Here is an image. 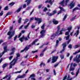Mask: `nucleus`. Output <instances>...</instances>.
Returning <instances> with one entry per match:
<instances>
[{
  "label": "nucleus",
  "mask_w": 80,
  "mask_h": 80,
  "mask_svg": "<svg viewBox=\"0 0 80 80\" xmlns=\"http://www.w3.org/2000/svg\"><path fill=\"white\" fill-rule=\"evenodd\" d=\"M47 10V8H45L43 10V12H46Z\"/></svg>",
  "instance_id": "obj_54"
},
{
  "label": "nucleus",
  "mask_w": 80,
  "mask_h": 80,
  "mask_svg": "<svg viewBox=\"0 0 80 80\" xmlns=\"http://www.w3.org/2000/svg\"><path fill=\"white\" fill-rule=\"evenodd\" d=\"M79 33V31L78 30H77V31L76 33H75V34H74V36H75V35H76V37H77V35H78V33Z\"/></svg>",
  "instance_id": "obj_23"
},
{
  "label": "nucleus",
  "mask_w": 80,
  "mask_h": 80,
  "mask_svg": "<svg viewBox=\"0 0 80 80\" xmlns=\"http://www.w3.org/2000/svg\"><path fill=\"white\" fill-rule=\"evenodd\" d=\"M29 48H30V47H26L24 49L25 51H28V50Z\"/></svg>",
  "instance_id": "obj_27"
},
{
  "label": "nucleus",
  "mask_w": 80,
  "mask_h": 80,
  "mask_svg": "<svg viewBox=\"0 0 80 80\" xmlns=\"http://www.w3.org/2000/svg\"><path fill=\"white\" fill-rule=\"evenodd\" d=\"M15 48H12V52H15Z\"/></svg>",
  "instance_id": "obj_38"
},
{
  "label": "nucleus",
  "mask_w": 80,
  "mask_h": 80,
  "mask_svg": "<svg viewBox=\"0 0 80 80\" xmlns=\"http://www.w3.org/2000/svg\"><path fill=\"white\" fill-rule=\"evenodd\" d=\"M33 19H34V17H32V18H31L30 19V22H31V21H32V20H33Z\"/></svg>",
  "instance_id": "obj_60"
},
{
  "label": "nucleus",
  "mask_w": 80,
  "mask_h": 80,
  "mask_svg": "<svg viewBox=\"0 0 80 80\" xmlns=\"http://www.w3.org/2000/svg\"><path fill=\"white\" fill-rule=\"evenodd\" d=\"M26 7H27V5H26V4H24L23 6V8H26Z\"/></svg>",
  "instance_id": "obj_50"
},
{
  "label": "nucleus",
  "mask_w": 80,
  "mask_h": 80,
  "mask_svg": "<svg viewBox=\"0 0 80 80\" xmlns=\"http://www.w3.org/2000/svg\"><path fill=\"white\" fill-rule=\"evenodd\" d=\"M21 20H22V18H20L18 20V22L19 23H21Z\"/></svg>",
  "instance_id": "obj_36"
},
{
  "label": "nucleus",
  "mask_w": 80,
  "mask_h": 80,
  "mask_svg": "<svg viewBox=\"0 0 80 80\" xmlns=\"http://www.w3.org/2000/svg\"><path fill=\"white\" fill-rule=\"evenodd\" d=\"M15 3L13 2H12L9 4V5H11V6H13V5L15 4Z\"/></svg>",
  "instance_id": "obj_30"
},
{
  "label": "nucleus",
  "mask_w": 80,
  "mask_h": 80,
  "mask_svg": "<svg viewBox=\"0 0 80 80\" xmlns=\"http://www.w3.org/2000/svg\"><path fill=\"white\" fill-rule=\"evenodd\" d=\"M26 76V74H25L22 75H19L18 76V78H25V77Z\"/></svg>",
  "instance_id": "obj_14"
},
{
  "label": "nucleus",
  "mask_w": 80,
  "mask_h": 80,
  "mask_svg": "<svg viewBox=\"0 0 80 80\" xmlns=\"http://www.w3.org/2000/svg\"><path fill=\"white\" fill-rule=\"evenodd\" d=\"M58 31H57V32H56V33L57 34H58V35H62V31H63V30H61L60 32V33H59V32H60L59 31V30H60V26H58Z\"/></svg>",
  "instance_id": "obj_7"
},
{
  "label": "nucleus",
  "mask_w": 80,
  "mask_h": 80,
  "mask_svg": "<svg viewBox=\"0 0 80 80\" xmlns=\"http://www.w3.org/2000/svg\"><path fill=\"white\" fill-rule=\"evenodd\" d=\"M68 47L69 48H72V44H69L68 46Z\"/></svg>",
  "instance_id": "obj_49"
},
{
  "label": "nucleus",
  "mask_w": 80,
  "mask_h": 80,
  "mask_svg": "<svg viewBox=\"0 0 80 80\" xmlns=\"http://www.w3.org/2000/svg\"><path fill=\"white\" fill-rule=\"evenodd\" d=\"M56 12H57V11L54 10L52 11V13H50L49 12H48L47 13V14L49 15V16H52V15H53L55 14V13H56Z\"/></svg>",
  "instance_id": "obj_11"
},
{
  "label": "nucleus",
  "mask_w": 80,
  "mask_h": 80,
  "mask_svg": "<svg viewBox=\"0 0 80 80\" xmlns=\"http://www.w3.org/2000/svg\"><path fill=\"white\" fill-rule=\"evenodd\" d=\"M23 40H25L26 41L27 40H28V39L27 38L23 36L22 37L19 38V40H20L21 42H22L23 41Z\"/></svg>",
  "instance_id": "obj_9"
},
{
  "label": "nucleus",
  "mask_w": 80,
  "mask_h": 80,
  "mask_svg": "<svg viewBox=\"0 0 80 80\" xmlns=\"http://www.w3.org/2000/svg\"><path fill=\"white\" fill-rule=\"evenodd\" d=\"M69 0H66V1L65 2V0H63V1L59 3L60 6H62V7H63L64 6V4L66 5H67V3L69 2Z\"/></svg>",
  "instance_id": "obj_4"
},
{
  "label": "nucleus",
  "mask_w": 80,
  "mask_h": 80,
  "mask_svg": "<svg viewBox=\"0 0 80 80\" xmlns=\"http://www.w3.org/2000/svg\"><path fill=\"white\" fill-rule=\"evenodd\" d=\"M73 63H72L71 64V66L69 69L70 71H73L75 70V68H73Z\"/></svg>",
  "instance_id": "obj_16"
},
{
  "label": "nucleus",
  "mask_w": 80,
  "mask_h": 80,
  "mask_svg": "<svg viewBox=\"0 0 80 80\" xmlns=\"http://www.w3.org/2000/svg\"><path fill=\"white\" fill-rule=\"evenodd\" d=\"M22 10V7H20L19 8H18L17 11L15 12V13L17 12V13H18V12H20V10Z\"/></svg>",
  "instance_id": "obj_19"
},
{
  "label": "nucleus",
  "mask_w": 80,
  "mask_h": 80,
  "mask_svg": "<svg viewBox=\"0 0 80 80\" xmlns=\"http://www.w3.org/2000/svg\"><path fill=\"white\" fill-rule=\"evenodd\" d=\"M75 2H74V1H72L70 3V4L69 5V6L70 7V9H72V8H73V7H74V6H75Z\"/></svg>",
  "instance_id": "obj_6"
},
{
  "label": "nucleus",
  "mask_w": 80,
  "mask_h": 80,
  "mask_svg": "<svg viewBox=\"0 0 80 80\" xmlns=\"http://www.w3.org/2000/svg\"><path fill=\"white\" fill-rule=\"evenodd\" d=\"M21 72H22V70H20L19 71H17L15 72H14V73H21Z\"/></svg>",
  "instance_id": "obj_51"
},
{
  "label": "nucleus",
  "mask_w": 80,
  "mask_h": 80,
  "mask_svg": "<svg viewBox=\"0 0 80 80\" xmlns=\"http://www.w3.org/2000/svg\"><path fill=\"white\" fill-rule=\"evenodd\" d=\"M2 46L4 47V52H2V53H0V58H1L3 55L6 52H7V43H4L2 44Z\"/></svg>",
  "instance_id": "obj_2"
},
{
  "label": "nucleus",
  "mask_w": 80,
  "mask_h": 80,
  "mask_svg": "<svg viewBox=\"0 0 80 80\" xmlns=\"http://www.w3.org/2000/svg\"><path fill=\"white\" fill-rule=\"evenodd\" d=\"M80 10V9L78 7L75 8L73 9L72 12H74V11H75V10Z\"/></svg>",
  "instance_id": "obj_26"
},
{
  "label": "nucleus",
  "mask_w": 80,
  "mask_h": 80,
  "mask_svg": "<svg viewBox=\"0 0 80 80\" xmlns=\"http://www.w3.org/2000/svg\"><path fill=\"white\" fill-rule=\"evenodd\" d=\"M59 42V41L58 40H57L56 41V47L57 46V45L58 44V43Z\"/></svg>",
  "instance_id": "obj_42"
},
{
  "label": "nucleus",
  "mask_w": 80,
  "mask_h": 80,
  "mask_svg": "<svg viewBox=\"0 0 80 80\" xmlns=\"http://www.w3.org/2000/svg\"><path fill=\"white\" fill-rule=\"evenodd\" d=\"M17 36H16L14 38V41H15V40H16V39H17Z\"/></svg>",
  "instance_id": "obj_55"
},
{
  "label": "nucleus",
  "mask_w": 80,
  "mask_h": 80,
  "mask_svg": "<svg viewBox=\"0 0 80 80\" xmlns=\"http://www.w3.org/2000/svg\"><path fill=\"white\" fill-rule=\"evenodd\" d=\"M72 27L71 26L69 27L67 29L68 30V31L66 32L65 33L66 35H68L69 34V32H70V31L72 30Z\"/></svg>",
  "instance_id": "obj_10"
},
{
  "label": "nucleus",
  "mask_w": 80,
  "mask_h": 80,
  "mask_svg": "<svg viewBox=\"0 0 80 80\" xmlns=\"http://www.w3.org/2000/svg\"><path fill=\"white\" fill-rule=\"evenodd\" d=\"M8 78L7 79V80H10V79L11 78V76H8Z\"/></svg>",
  "instance_id": "obj_37"
},
{
  "label": "nucleus",
  "mask_w": 80,
  "mask_h": 80,
  "mask_svg": "<svg viewBox=\"0 0 80 80\" xmlns=\"http://www.w3.org/2000/svg\"><path fill=\"white\" fill-rule=\"evenodd\" d=\"M47 47H46L43 50V51H42V53H43V52H45V51L46 50H47Z\"/></svg>",
  "instance_id": "obj_53"
},
{
  "label": "nucleus",
  "mask_w": 80,
  "mask_h": 80,
  "mask_svg": "<svg viewBox=\"0 0 80 80\" xmlns=\"http://www.w3.org/2000/svg\"><path fill=\"white\" fill-rule=\"evenodd\" d=\"M14 53V52H12H12L9 54V55H13Z\"/></svg>",
  "instance_id": "obj_58"
},
{
  "label": "nucleus",
  "mask_w": 80,
  "mask_h": 80,
  "mask_svg": "<svg viewBox=\"0 0 80 80\" xmlns=\"http://www.w3.org/2000/svg\"><path fill=\"white\" fill-rule=\"evenodd\" d=\"M10 14H11V13L10 12H8V13H7L5 17L4 18H6V17H7L8 15H10Z\"/></svg>",
  "instance_id": "obj_29"
},
{
  "label": "nucleus",
  "mask_w": 80,
  "mask_h": 80,
  "mask_svg": "<svg viewBox=\"0 0 80 80\" xmlns=\"http://www.w3.org/2000/svg\"><path fill=\"white\" fill-rule=\"evenodd\" d=\"M35 26L32 25V26H31V28H35Z\"/></svg>",
  "instance_id": "obj_57"
},
{
  "label": "nucleus",
  "mask_w": 80,
  "mask_h": 80,
  "mask_svg": "<svg viewBox=\"0 0 80 80\" xmlns=\"http://www.w3.org/2000/svg\"><path fill=\"white\" fill-rule=\"evenodd\" d=\"M80 10V9L78 7L75 8L73 9L72 12H74V11H75V10Z\"/></svg>",
  "instance_id": "obj_25"
},
{
  "label": "nucleus",
  "mask_w": 80,
  "mask_h": 80,
  "mask_svg": "<svg viewBox=\"0 0 80 80\" xmlns=\"http://www.w3.org/2000/svg\"><path fill=\"white\" fill-rule=\"evenodd\" d=\"M15 31H10L8 33V35H9V36L8 38V40H10V38H12L14 35H15Z\"/></svg>",
  "instance_id": "obj_3"
},
{
  "label": "nucleus",
  "mask_w": 80,
  "mask_h": 80,
  "mask_svg": "<svg viewBox=\"0 0 80 80\" xmlns=\"http://www.w3.org/2000/svg\"><path fill=\"white\" fill-rule=\"evenodd\" d=\"M67 15L66 14L64 16L62 20V21H65V19L67 18Z\"/></svg>",
  "instance_id": "obj_28"
},
{
  "label": "nucleus",
  "mask_w": 80,
  "mask_h": 80,
  "mask_svg": "<svg viewBox=\"0 0 80 80\" xmlns=\"http://www.w3.org/2000/svg\"><path fill=\"white\" fill-rule=\"evenodd\" d=\"M42 7V5H39L38 6V8H39V9H40V8H41V7Z\"/></svg>",
  "instance_id": "obj_52"
},
{
  "label": "nucleus",
  "mask_w": 80,
  "mask_h": 80,
  "mask_svg": "<svg viewBox=\"0 0 80 80\" xmlns=\"http://www.w3.org/2000/svg\"><path fill=\"white\" fill-rule=\"evenodd\" d=\"M8 75H6V76H5L3 78V79H5V78H8Z\"/></svg>",
  "instance_id": "obj_56"
},
{
  "label": "nucleus",
  "mask_w": 80,
  "mask_h": 80,
  "mask_svg": "<svg viewBox=\"0 0 80 80\" xmlns=\"http://www.w3.org/2000/svg\"><path fill=\"white\" fill-rule=\"evenodd\" d=\"M52 22H53V23L55 25H57L58 23V21L56 20L55 19H53L52 20Z\"/></svg>",
  "instance_id": "obj_17"
},
{
  "label": "nucleus",
  "mask_w": 80,
  "mask_h": 80,
  "mask_svg": "<svg viewBox=\"0 0 80 80\" xmlns=\"http://www.w3.org/2000/svg\"><path fill=\"white\" fill-rule=\"evenodd\" d=\"M44 27H45V24H43L42 26H41V28H42V29H44Z\"/></svg>",
  "instance_id": "obj_48"
},
{
  "label": "nucleus",
  "mask_w": 80,
  "mask_h": 80,
  "mask_svg": "<svg viewBox=\"0 0 80 80\" xmlns=\"http://www.w3.org/2000/svg\"><path fill=\"white\" fill-rule=\"evenodd\" d=\"M67 42H65L62 44L63 48H65L66 46H67Z\"/></svg>",
  "instance_id": "obj_24"
},
{
  "label": "nucleus",
  "mask_w": 80,
  "mask_h": 80,
  "mask_svg": "<svg viewBox=\"0 0 80 80\" xmlns=\"http://www.w3.org/2000/svg\"><path fill=\"white\" fill-rule=\"evenodd\" d=\"M35 77V74H32L30 76L29 78H30V77Z\"/></svg>",
  "instance_id": "obj_39"
},
{
  "label": "nucleus",
  "mask_w": 80,
  "mask_h": 80,
  "mask_svg": "<svg viewBox=\"0 0 80 80\" xmlns=\"http://www.w3.org/2000/svg\"><path fill=\"white\" fill-rule=\"evenodd\" d=\"M3 11H2L0 13V16H2L3 14Z\"/></svg>",
  "instance_id": "obj_46"
},
{
  "label": "nucleus",
  "mask_w": 80,
  "mask_h": 80,
  "mask_svg": "<svg viewBox=\"0 0 80 80\" xmlns=\"http://www.w3.org/2000/svg\"><path fill=\"white\" fill-rule=\"evenodd\" d=\"M35 20L37 22H38V24H40V23L42 22V19L41 18H35Z\"/></svg>",
  "instance_id": "obj_13"
},
{
  "label": "nucleus",
  "mask_w": 80,
  "mask_h": 80,
  "mask_svg": "<svg viewBox=\"0 0 80 80\" xmlns=\"http://www.w3.org/2000/svg\"><path fill=\"white\" fill-rule=\"evenodd\" d=\"M4 10H8V6H6L4 9Z\"/></svg>",
  "instance_id": "obj_43"
},
{
  "label": "nucleus",
  "mask_w": 80,
  "mask_h": 80,
  "mask_svg": "<svg viewBox=\"0 0 80 80\" xmlns=\"http://www.w3.org/2000/svg\"><path fill=\"white\" fill-rule=\"evenodd\" d=\"M58 65V64H56L54 65V67H57Z\"/></svg>",
  "instance_id": "obj_62"
},
{
  "label": "nucleus",
  "mask_w": 80,
  "mask_h": 80,
  "mask_svg": "<svg viewBox=\"0 0 80 80\" xmlns=\"http://www.w3.org/2000/svg\"><path fill=\"white\" fill-rule=\"evenodd\" d=\"M78 47H79V46H78L77 45H76L74 46V48H78Z\"/></svg>",
  "instance_id": "obj_40"
},
{
  "label": "nucleus",
  "mask_w": 80,
  "mask_h": 80,
  "mask_svg": "<svg viewBox=\"0 0 80 80\" xmlns=\"http://www.w3.org/2000/svg\"><path fill=\"white\" fill-rule=\"evenodd\" d=\"M16 55H17L16 59H14V60L10 63V65L9 66V68H12V66H13V65L15 64V63L17 62V60H18V58L20 56V55L19 53H17Z\"/></svg>",
  "instance_id": "obj_1"
},
{
  "label": "nucleus",
  "mask_w": 80,
  "mask_h": 80,
  "mask_svg": "<svg viewBox=\"0 0 80 80\" xmlns=\"http://www.w3.org/2000/svg\"><path fill=\"white\" fill-rule=\"evenodd\" d=\"M65 48H63V49H62V51L60 52V53H62V52H64V51H65Z\"/></svg>",
  "instance_id": "obj_45"
},
{
  "label": "nucleus",
  "mask_w": 80,
  "mask_h": 80,
  "mask_svg": "<svg viewBox=\"0 0 80 80\" xmlns=\"http://www.w3.org/2000/svg\"><path fill=\"white\" fill-rule=\"evenodd\" d=\"M58 56L53 57L52 58V63H55V62H56L57 60V59H58Z\"/></svg>",
  "instance_id": "obj_8"
},
{
  "label": "nucleus",
  "mask_w": 80,
  "mask_h": 80,
  "mask_svg": "<svg viewBox=\"0 0 80 80\" xmlns=\"http://www.w3.org/2000/svg\"><path fill=\"white\" fill-rule=\"evenodd\" d=\"M60 57L61 59H63V58H64V55L63 54L61 55Z\"/></svg>",
  "instance_id": "obj_35"
},
{
  "label": "nucleus",
  "mask_w": 80,
  "mask_h": 80,
  "mask_svg": "<svg viewBox=\"0 0 80 80\" xmlns=\"http://www.w3.org/2000/svg\"><path fill=\"white\" fill-rule=\"evenodd\" d=\"M45 32H46L45 30H42L41 31L40 33L41 35L39 37L40 38H43V37H44Z\"/></svg>",
  "instance_id": "obj_5"
},
{
  "label": "nucleus",
  "mask_w": 80,
  "mask_h": 80,
  "mask_svg": "<svg viewBox=\"0 0 80 80\" xmlns=\"http://www.w3.org/2000/svg\"><path fill=\"white\" fill-rule=\"evenodd\" d=\"M43 53H42L40 54V57H43Z\"/></svg>",
  "instance_id": "obj_61"
},
{
  "label": "nucleus",
  "mask_w": 80,
  "mask_h": 80,
  "mask_svg": "<svg viewBox=\"0 0 80 80\" xmlns=\"http://www.w3.org/2000/svg\"><path fill=\"white\" fill-rule=\"evenodd\" d=\"M70 37V35H68L67 37H65V38H66V40H68V38Z\"/></svg>",
  "instance_id": "obj_44"
},
{
  "label": "nucleus",
  "mask_w": 80,
  "mask_h": 80,
  "mask_svg": "<svg viewBox=\"0 0 80 80\" xmlns=\"http://www.w3.org/2000/svg\"><path fill=\"white\" fill-rule=\"evenodd\" d=\"M31 1L32 0H27L25 1V2H27V5L28 6L30 5Z\"/></svg>",
  "instance_id": "obj_18"
},
{
  "label": "nucleus",
  "mask_w": 80,
  "mask_h": 80,
  "mask_svg": "<svg viewBox=\"0 0 80 80\" xmlns=\"http://www.w3.org/2000/svg\"><path fill=\"white\" fill-rule=\"evenodd\" d=\"M8 65V64L7 63H6L5 64H4L2 65V68H5V67H7V66Z\"/></svg>",
  "instance_id": "obj_21"
},
{
  "label": "nucleus",
  "mask_w": 80,
  "mask_h": 80,
  "mask_svg": "<svg viewBox=\"0 0 80 80\" xmlns=\"http://www.w3.org/2000/svg\"><path fill=\"white\" fill-rule=\"evenodd\" d=\"M31 80H36V79H35V78H33V77L31 78Z\"/></svg>",
  "instance_id": "obj_64"
},
{
  "label": "nucleus",
  "mask_w": 80,
  "mask_h": 80,
  "mask_svg": "<svg viewBox=\"0 0 80 80\" xmlns=\"http://www.w3.org/2000/svg\"><path fill=\"white\" fill-rule=\"evenodd\" d=\"M29 25H30V23H28L27 25L24 26V28L25 29H27V28H28V26H29Z\"/></svg>",
  "instance_id": "obj_22"
},
{
  "label": "nucleus",
  "mask_w": 80,
  "mask_h": 80,
  "mask_svg": "<svg viewBox=\"0 0 80 80\" xmlns=\"http://www.w3.org/2000/svg\"><path fill=\"white\" fill-rule=\"evenodd\" d=\"M67 76H65L64 78H63V80H65V79H66V78H67Z\"/></svg>",
  "instance_id": "obj_63"
},
{
  "label": "nucleus",
  "mask_w": 80,
  "mask_h": 80,
  "mask_svg": "<svg viewBox=\"0 0 80 80\" xmlns=\"http://www.w3.org/2000/svg\"><path fill=\"white\" fill-rule=\"evenodd\" d=\"M79 52H80V49H79L78 51L75 52V53H73V55H76V54L78 53H79Z\"/></svg>",
  "instance_id": "obj_32"
},
{
  "label": "nucleus",
  "mask_w": 80,
  "mask_h": 80,
  "mask_svg": "<svg viewBox=\"0 0 80 80\" xmlns=\"http://www.w3.org/2000/svg\"><path fill=\"white\" fill-rule=\"evenodd\" d=\"M56 36V35L55 34H53L51 36V40H53V39H54V38H55V37Z\"/></svg>",
  "instance_id": "obj_20"
},
{
  "label": "nucleus",
  "mask_w": 80,
  "mask_h": 80,
  "mask_svg": "<svg viewBox=\"0 0 80 80\" xmlns=\"http://www.w3.org/2000/svg\"><path fill=\"white\" fill-rule=\"evenodd\" d=\"M20 65L21 66H25V65L24 64V62H21V63L20 64Z\"/></svg>",
  "instance_id": "obj_33"
},
{
  "label": "nucleus",
  "mask_w": 80,
  "mask_h": 80,
  "mask_svg": "<svg viewBox=\"0 0 80 80\" xmlns=\"http://www.w3.org/2000/svg\"><path fill=\"white\" fill-rule=\"evenodd\" d=\"M73 66L74 67H76V66H77V64L76 63H74L73 64Z\"/></svg>",
  "instance_id": "obj_59"
},
{
  "label": "nucleus",
  "mask_w": 80,
  "mask_h": 80,
  "mask_svg": "<svg viewBox=\"0 0 80 80\" xmlns=\"http://www.w3.org/2000/svg\"><path fill=\"white\" fill-rule=\"evenodd\" d=\"M53 2H54V1L53 0H47L45 2V3H50L51 5H52Z\"/></svg>",
  "instance_id": "obj_12"
},
{
  "label": "nucleus",
  "mask_w": 80,
  "mask_h": 80,
  "mask_svg": "<svg viewBox=\"0 0 80 80\" xmlns=\"http://www.w3.org/2000/svg\"><path fill=\"white\" fill-rule=\"evenodd\" d=\"M28 21V19H26L25 20V22H24V24H25V23H27V22Z\"/></svg>",
  "instance_id": "obj_34"
},
{
  "label": "nucleus",
  "mask_w": 80,
  "mask_h": 80,
  "mask_svg": "<svg viewBox=\"0 0 80 80\" xmlns=\"http://www.w3.org/2000/svg\"><path fill=\"white\" fill-rule=\"evenodd\" d=\"M80 70V69H78L77 72H76V77H77L78 75V74L79 73V71Z\"/></svg>",
  "instance_id": "obj_31"
},
{
  "label": "nucleus",
  "mask_w": 80,
  "mask_h": 80,
  "mask_svg": "<svg viewBox=\"0 0 80 80\" xmlns=\"http://www.w3.org/2000/svg\"><path fill=\"white\" fill-rule=\"evenodd\" d=\"M59 8H60V9L61 10L59 11V12H58V15H59V14L61 13L62 12V11H65V10H64V9H63L62 7H59Z\"/></svg>",
  "instance_id": "obj_15"
},
{
  "label": "nucleus",
  "mask_w": 80,
  "mask_h": 80,
  "mask_svg": "<svg viewBox=\"0 0 80 80\" xmlns=\"http://www.w3.org/2000/svg\"><path fill=\"white\" fill-rule=\"evenodd\" d=\"M38 52V50H37L36 51H32V53H36Z\"/></svg>",
  "instance_id": "obj_41"
},
{
  "label": "nucleus",
  "mask_w": 80,
  "mask_h": 80,
  "mask_svg": "<svg viewBox=\"0 0 80 80\" xmlns=\"http://www.w3.org/2000/svg\"><path fill=\"white\" fill-rule=\"evenodd\" d=\"M75 19V16H74V17H73L72 18V19H71V20L72 21H73V20H74Z\"/></svg>",
  "instance_id": "obj_47"
}]
</instances>
